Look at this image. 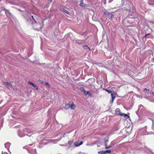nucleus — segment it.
I'll list each match as a JSON object with an SVG mask.
<instances>
[{
  "label": "nucleus",
  "instance_id": "1",
  "mask_svg": "<svg viewBox=\"0 0 154 154\" xmlns=\"http://www.w3.org/2000/svg\"><path fill=\"white\" fill-rule=\"evenodd\" d=\"M68 105L71 109H75V106L72 102H69L68 103Z\"/></svg>",
  "mask_w": 154,
  "mask_h": 154
},
{
  "label": "nucleus",
  "instance_id": "2",
  "mask_svg": "<svg viewBox=\"0 0 154 154\" xmlns=\"http://www.w3.org/2000/svg\"><path fill=\"white\" fill-rule=\"evenodd\" d=\"M28 83L30 85H31L32 87H33L34 88L37 90H38V88L37 86L35 84L32 83V82L29 81Z\"/></svg>",
  "mask_w": 154,
  "mask_h": 154
},
{
  "label": "nucleus",
  "instance_id": "3",
  "mask_svg": "<svg viewBox=\"0 0 154 154\" xmlns=\"http://www.w3.org/2000/svg\"><path fill=\"white\" fill-rule=\"evenodd\" d=\"M116 115H120L122 114L120 112V109H117L116 110Z\"/></svg>",
  "mask_w": 154,
  "mask_h": 154
},
{
  "label": "nucleus",
  "instance_id": "4",
  "mask_svg": "<svg viewBox=\"0 0 154 154\" xmlns=\"http://www.w3.org/2000/svg\"><path fill=\"white\" fill-rule=\"evenodd\" d=\"M121 116L124 117L126 119H128L130 118L129 116L128 115L125 113H122V114H121Z\"/></svg>",
  "mask_w": 154,
  "mask_h": 154
},
{
  "label": "nucleus",
  "instance_id": "5",
  "mask_svg": "<svg viewBox=\"0 0 154 154\" xmlns=\"http://www.w3.org/2000/svg\"><path fill=\"white\" fill-rule=\"evenodd\" d=\"M85 94V95H88L90 97H92V94H91V91H88L86 92Z\"/></svg>",
  "mask_w": 154,
  "mask_h": 154
},
{
  "label": "nucleus",
  "instance_id": "6",
  "mask_svg": "<svg viewBox=\"0 0 154 154\" xmlns=\"http://www.w3.org/2000/svg\"><path fill=\"white\" fill-rule=\"evenodd\" d=\"M108 142V140H106L105 141V147H106V149H108V148H111V147H112V146H108L107 145V144H106V143L107 142Z\"/></svg>",
  "mask_w": 154,
  "mask_h": 154
},
{
  "label": "nucleus",
  "instance_id": "7",
  "mask_svg": "<svg viewBox=\"0 0 154 154\" xmlns=\"http://www.w3.org/2000/svg\"><path fill=\"white\" fill-rule=\"evenodd\" d=\"M83 143V142L82 141H81L80 143L79 142L76 143L74 144V145L75 146H78L80 145H82Z\"/></svg>",
  "mask_w": 154,
  "mask_h": 154
},
{
  "label": "nucleus",
  "instance_id": "8",
  "mask_svg": "<svg viewBox=\"0 0 154 154\" xmlns=\"http://www.w3.org/2000/svg\"><path fill=\"white\" fill-rule=\"evenodd\" d=\"M79 1L80 2V5L84 7H86V5H84L83 3V0H79Z\"/></svg>",
  "mask_w": 154,
  "mask_h": 154
},
{
  "label": "nucleus",
  "instance_id": "9",
  "mask_svg": "<svg viewBox=\"0 0 154 154\" xmlns=\"http://www.w3.org/2000/svg\"><path fill=\"white\" fill-rule=\"evenodd\" d=\"M116 95V94L115 93H114V94L111 93V96L112 98V99H115Z\"/></svg>",
  "mask_w": 154,
  "mask_h": 154
},
{
  "label": "nucleus",
  "instance_id": "10",
  "mask_svg": "<svg viewBox=\"0 0 154 154\" xmlns=\"http://www.w3.org/2000/svg\"><path fill=\"white\" fill-rule=\"evenodd\" d=\"M80 90H81V91H82L85 94L86 91V90L84 89V88H83V87L81 88Z\"/></svg>",
  "mask_w": 154,
  "mask_h": 154
},
{
  "label": "nucleus",
  "instance_id": "11",
  "mask_svg": "<svg viewBox=\"0 0 154 154\" xmlns=\"http://www.w3.org/2000/svg\"><path fill=\"white\" fill-rule=\"evenodd\" d=\"M5 147L7 148H8L10 146V144L9 143H6L5 144Z\"/></svg>",
  "mask_w": 154,
  "mask_h": 154
},
{
  "label": "nucleus",
  "instance_id": "12",
  "mask_svg": "<svg viewBox=\"0 0 154 154\" xmlns=\"http://www.w3.org/2000/svg\"><path fill=\"white\" fill-rule=\"evenodd\" d=\"M108 16L110 19H112L114 17L113 15L111 13H109Z\"/></svg>",
  "mask_w": 154,
  "mask_h": 154
},
{
  "label": "nucleus",
  "instance_id": "13",
  "mask_svg": "<svg viewBox=\"0 0 154 154\" xmlns=\"http://www.w3.org/2000/svg\"><path fill=\"white\" fill-rule=\"evenodd\" d=\"M98 153L100 154H104L106 153V152L105 151H101L98 152Z\"/></svg>",
  "mask_w": 154,
  "mask_h": 154
},
{
  "label": "nucleus",
  "instance_id": "14",
  "mask_svg": "<svg viewBox=\"0 0 154 154\" xmlns=\"http://www.w3.org/2000/svg\"><path fill=\"white\" fill-rule=\"evenodd\" d=\"M73 142L74 140L73 139H72L71 140L69 141L68 142V143L69 145H71Z\"/></svg>",
  "mask_w": 154,
  "mask_h": 154
},
{
  "label": "nucleus",
  "instance_id": "15",
  "mask_svg": "<svg viewBox=\"0 0 154 154\" xmlns=\"http://www.w3.org/2000/svg\"><path fill=\"white\" fill-rule=\"evenodd\" d=\"M44 83H45V85L46 86H47V87H48L49 88L50 87V84L48 82H44Z\"/></svg>",
  "mask_w": 154,
  "mask_h": 154
},
{
  "label": "nucleus",
  "instance_id": "16",
  "mask_svg": "<svg viewBox=\"0 0 154 154\" xmlns=\"http://www.w3.org/2000/svg\"><path fill=\"white\" fill-rule=\"evenodd\" d=\"M83 48L84 49H89V48L87 46H84Z\"/></svg>",
  "mask_w": 154,
  "mask_h": 154
},
{
  "label": "nucleus",
  "instance_id": "17",
  "mask_svg": "<svg viewBox=\"0 0 154 154\" xmlns=\"http://www.w3.org/2000/svg\"><path fill=\"white\" fill-rule=\"evenodd\" d=\"M105 91L107 92L108 93H111V91L108 90H107L106 89H105Z\"/></svg>",
  "mask_w": 154,
  "mask_h": 154
},
{
  "label": "nucleus",
  "instance_id": "18",
  "mask_svg": "<svg viewBox=\"0 0 154 154\" xmlns=\"http://www.w3.org/2000/svg\"><path fill=\"white\" fill-rule=\"evenodd\" d=\"M6 85H8L9 86H11V83H8V82H6Z\"/></svg>",
  "mask_w": 154,
  "mask_h": 154
},
{
  "label": "nucleus",
  "instance_id": "19",
  "mask_svg": "<svg viewBox=\"0 0 154 154\" xmlns=\"http://www.w3.org/2000/svg\"><path fill=\"white\" fill-rule=\"evenodd\" d=\"M106 152H106H108V153H110L111 152V151L110 150H107L105 151Z\"/></svg>",
  "mask_w": 154,
  "mask_h": 154
},
{
  "label": "nucleus",
  "instance_id": "20",
  "mask_svg": "<svg viewBox=\"0 0 154 154\" xmlns=\"http://www.w3.org/2000/svg\"><path fill=\"white\" fill-rule=\"evenodd\" d=\"M114 100V99H112V100L110 101V103L111 104H112V103Z\"/></svg>",
  "mask_w": 154,
  "mask_h": 154
},
{
  "label": "nucleus",
  "instance_id": "21",
  "mask_svg": "<svg viewBox=\"0 0 154 154\" xmlns=\"http://www.w3.org/2000/svg\"><path fill=\"white\" fill-rule=\"evenodd\" d=\"M67 14H69V12L67 11H65Z\"/></svg>",
  "mask_w": 154,
  "mask_h": 154
},
{
  "label": "nucleus",
  "instance_id": "22",
  "mask_svg": "<svg viewBox=\"0 0 154 154\" xmlns=\"http://www.w3.org/2000/svg\"><path fill=\"white\" fill-rule=\"evenodd\" d=\"M144 91H147V89L146 88H145L144 90Z\"/></svg>",
  "mask_w": 154,
  "mask_h": 154
},
{
  "label": "nucleus",
  "instance_id": "23",
  "mask_svg": "<svg viewBox=\"0 0 154 154\" xmlns=\"http://www.w3.org/2000/svg\"><path fill=\"white\" fill-rule=\"evenodd\" d=\"M149 34H147L146 35H145V37H146V35H149Z\"/></svg>",
  "mask_w": 154,
  "mask_h": 154
},
{
  "label": "nucleus",
  "instance_id": "24",
  "mask_svg": "<svg viewBox=\"0 0 154 154\" xmlns=\"http://www.w3.org/2000/svg\"><path fill=\"white\" fill-rule=\"evenodd\" d=\"M32 19L34 20V18H33V16H32Z\"/></svg>",
  "mask_w": 154,
  "mask_h": 154
},
{
  "label": "nucleus",
  "instance_id": "25",
  "mask_svg": "<svg viewBox=\"0 0 154 154\" xmlns=\"http://www.w3.org/2000/svg\"><path fill=\"white\" fill-rule=\"evenodd\" d=\"M152 94H154V93H152Z\"/></svg>",
  "mask_w": 154,
  "mask_h": 154
},
{
  "label": "nucleus",
  "instance_id": "26",
  "mask_svg": "<svg viewBox=\"0 0 154 154\" xmlns=\"http://www.w3.org/2000/svg\"><path fill=\"white\" fill-rule=\"evenodd\" d=\"M2 10H0V11H1Z\"/></svg>",
  "mask_w": 154,
  "mask_h": 154
},
{
  "label": "nucleus",
  "instance_id": "27",
  "mask_svg": "<svg viewBox=\"0 0 154 154\" xmlns=\"http://www.w3.org/2000/svg\"><path fill=\"white\" fill-rule=\"evenodd\" d=\"M52 1V0H51V1Z\"/></svg>",
  "mask_w": 154,
  "mask_h": 154
}]
</instances>
